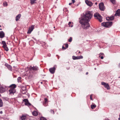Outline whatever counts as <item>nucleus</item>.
Here are the masks:
<instances>
[{
	"mask_svg": "<svg viewBox=\"0 0 120 120\" xmlns=\"http://www.w3.org/2000/svg\"><path fill=\"white\" fill-rule=\"evenodd\" d=\"M93 14L90 11H86L85 14L81 18L79 22L81 24L82 27L84 29H87L90 26L89 23L92 17Z\"/></svg>",
	"mask_w": 120,
	"mask_h": 120,
	"instance_id": "nucleus-1",
	"label": "nucleus"
},
{
	"mask_svg": "<svg viewBox=\"0 0 120 120\" xmlns=\"http://www.w3.org/2000/svg\"><path fill=\"white\" fill-rule=\"evenodd\" d=\"M112 22H108L102 23L101 25L102 26L105 27H109L112 25Z\"/></svg>",
	"mask_w": 120,
	"mask_h": 120,
	"instance_id": "nucleus-2",
	"label": "nucleus"
},
{
	"mask_svg": "<svg viewBox=\"0 0 120 120\" xmlns=\"http://www.w3.org/2000/svg\"><path fill=\"white\" fill-rule=\"evenodd\" d=\"M94 16L95 18L98 19L100 22H101L102 21V18L99 14L96 13L94 14Z\"/></svg>",
	"mask_w": 120,
	"mask_h": 120,
	"instance_id": "nucleus-3",
	"label": "nucleus"
},
{
	"mask_svg": "<svg viewBox=\"0 0 120 120\" xmlns=\"http://www.w3.org/2000/svg\"><path fill=\"white\" fill-rule=\"evenodd\" d=\"M99 8L102 11H104L105 8L103 3H101L99 4Z\"/></svg>",
	"mask_w": 120,
	"mask_h": 120,
	"instance_id": "nucleus-4",
	"label": "nucleus"
},
{
	"mask_svg": "<svg viewBox=\"0 0 120 120\" xmlns=\"http://www.w3.org/2000/svg\"><path fill=\"white\" fill-rule=\"evenodd\" d=\"M56 66L55 65L53 68H50L49 69V71L50 72L51 74H54L55 72V70L56 69Z\"/></svg>",
	"mask_w": 120,
	"mask_h": 120,
	"instance_id": "nucleus-5",
	"label": "nucleus"
},
{
	"mask_svg": "<svg viewBox=\"0 0 120 120\" xmlns=\"http://www.w3.org/2000/svg\"><path fill=\"white\" fill-rule=\"evenodd\" d=\"M101 84L102 85H104L105 87L106 88L107 90H109L110 89V87L108 83H106L105 82H103L101 83Z\"/></svg>",
	"mask_w": 120,
	"mask_h": 120,
	"instance_id": "nucleus-6",
	"label": "nucleus"
},
{
	"mask_svg": "<svg viewBox=\"0 0 120 120\" xmlns=\"http://www.w3.org/2000/svg\"><path fill=\"white\" fill-rule=\"evenodd\" d=\"M23 101L25 102V105L28 106H30L31 104L28 101V100L27 99H25L23 100Z\"/></svg>",
	"mask_w": 120,
	"mask_h": 120,
	"instance_id": "nucleus-7",
	"label": "nucleus"
},
{
	"mask_svg": "<svg viewBox=\"0 0 120 120\" xmlns=\"http://www.w3.org/2000/svg\"><path fill=\"white\" fill-rule=\"evenodd\" d=\"M34 28V25H32L29 27L28 30L27 32L28 34H30L31 33V32L33 30Z\"/></svg>",
	"mask_w": 120,
	"mask_h": 120,
	"instance_id": "nucleus-8",
	"label": "nucleus"
},
{
	"mask_svg": "<svg viewBox=\"0 0 120 120\" xmlns=\"http://www.w3.org/2000/svg\"><path fill=\"white\" fill-rule=\"evenodd\" d=\"M29 69L31 71H36L38 70V68L37 67L34 66L32 67L31 66H30L29 68Z\"/></svg>",
	"mask_w": 120,
	"mask_h": 120,
	"instance_id": "nucleus-9",
	"label": "nucleus"
},
{
	"mask_svg": "<svg viewBox=\"0 0 120 120\" xmlns=\"http://www.w3.org/2000/svg\"><path fill=\"white\" fill-rule=\"evenodd\" d=\"M83 57L82 56H72V58L74 60L77 59H82Z\"/></svg>",
	"mask_w": 120,
	"mask_h": 120,
	"instance_id": "nucleus-10",
	"label": "nucleus"
},
{
	"mask_svg": "<svg viewBox=\"0 0 120 120\" xmlns=\"http://www.w3.org/2000/svg\"><path fill=\"white\" fill-rule=\"evenodd\" d=\"M6 90V88L5 87L1 86L0 87V92L2 93L4 92Z\"/></svg>",
	"mask_w": 120,
	"mask_h": 120,
	"instance_id": "nucleus-11",
	"label": "nucleus"
},
{
	"mask_svg": "<svg viewBox=\"0 0 120 120\" xmlns=\"http://www.w3.org/2000/svg\"><path fill=\"white\" fill-rule=\"evenodd\" d=\"M16 87V86L15 84H12L9 86V88H10V89L12 90H15V88Z\"/></svg>",
	"mask_w": 120,
	"mask_h": 120,
	"instance_id": "nucleus-12",
	"label": "nucleus"
},
{
	"mask_svg": "<svg viewBox=\"0 0 120 120\" xmlns=\"http://www.w3.org/2000/svg\"><path fill=\"white\" fill-rule=\"evenodd\" d=\"M120 9L117 10L116 12V13L114 15L115 16H120Z\"/></svg>",
	"mask_w": 120,
	"mask_h": 120,
	"instance_id": "nucleus-13",
	"label": "nucleus"
},
{
	"mask_svg": "<svg viewBox=\"0 0 120 120\" xmlns=\"http://www.w3.org/2000/svg\"><path fill=\"white\" fill-rule=\"evenodd\" d=\"M106 19L108 21H112L114 19V16H112L110 17H107L106 18Z\"/></svg>",
	"mask_w": 120,
	"mask_h": 120,
	"instance_id": "nucleus-14",
	"label": "nucleus"
},
{
	"mask_svg": "<svg viewBox=\"0 0 120 120\" xmlns=\"http://www.w3.org/2000/svg\"><path fill=\"white\" fill-rule=\"evenodd\" d=\"M5 65L9 70L10 71L12 70V67L10 65H9L7 63H6L5 64Z\"/></svg>",
	"mask_w": 120,
	"mask_h": 120,
	"instance_id": "nucleus-15",
	"label": "nucleus"
},
{
	"mask_svg": "<svg viewBox=\"0 0 120 120\" xmlns=\"http://www.w3.org/2000/svg\"><path fill=\"white\" fill-rule=\"evenodd\" d=\"M9 91L10 94L11 95H13L14 94V93L15 92L16 90H15L10 89L9 90Z\"/></svg>",
	"mask_w": 120,
	"mask_h": 120,
	"instance_id": "nucleus-16",
	"label": "nucleus"
},
{
	"mask_svg": "<svg viewBox=\"0 0 120 120\" xmlns=\"http://www.w3.org/2000/svg\"><path fill=\"white\" fill-rule=\"evenodd\" d=\"M85 2L86 4L89 6H91L93 5V4L91 2L89 1L88 0H86Z\"/></svg>",
	"mask_w": 120,
	"mask_h": 120,
	"instance_id": "nucleus-17",
	"label": "nucleus"
},
{
	"mask_svg": "<svg viewBox=\"0 0 120 120\" xmlns=\"http://www.w3.org/2000/svg\"><path fill=\"white\" fill-rule=\"evenodd\" d=\"M5 36L4 34L3 31H0V38H2L4 37Z\"/></svg>",
	"mask_w": 120,
	"mask_h": 120,
	"instance_id": "nucleus-18",
	"label": "nucleus"
},
{
	"mask_svg": "<svg viewBox=\"0 0 120 120\" xmlns=\"http://www.w3.org/2000/svg\"><path fill=\"white\" fill-rule=\"evenodd\" d=\"M23 88L24 89V90H23L22 89H21V91L22 94H24L27 91L26 90L25 88Z\"/></svg>",
	"mask_w": 120,
	"mask_h": 120,
	"instance_id": "nucleus-19",
	"label": "nucleus"
},
{
	"mask_svg": "<svg viewBox=\"0 0 120 120\" xmlns=\"http://www.w3.org/2000/svg\"><path fill=\"white\" fill-rule=\"evenodd\" d=\"M21 16V15L20 14H19L16 16L15 18V20L16 21H17L19 19Z\"/></svg>",
	"mask_w": 120,
	"mask_h": 120,
	"instance_id": "nucleus-20",
	"label": "nucleus"
},
{
	"mask_svg": "<svg viewBox=\"0 0 120 120\" xmlns=\"http://www.w3.org/2000/svg\"><path fill=\"white\" fill-rule=\"evenodd\" d=\"M2 44L3 45V47L5 46H7V45L6 44V42L4 41H2Z\"/></svg>",
	"mask_w": 120,
	"mask_h": 120,
	"instance_id": "nucleus-21",
	"label": "nucleus"
},
{
	"mask_svg": "<svg viewBox=\"0 0 120 120\" xmlns=\"http://www.w3.org/2000/svg\"><path fill=\"white\" fill-rule=\"evenodd\" d=\"M96 106V105L94 104V105H92L91 106V107L92 109H94Z\"/></svg>",
	"mask_w": 120,
	"mask_h": 120,
	"instance_id": "nucleus-22",
	"label": "nucleus"
},
{
	"mask_svg": "<svg viewBox=\"0 0 120 120\" xmlns=\"http://www.w3.org/2000/svg\"><path fill=\"white\" fill-rule=\"evenodd\" d=\"M3 105V103L2 101V99L0 98V107H2Z\"/></svg>",
	"mask_w": 120,
	"mask_h": 120,
	"instance_id": "nucleus-23",
	"label": "nucleus"
},
{
	"mask_svg": "<svg viewBox=\"0 0 120 120\" xmlns=\"http://www.w3.org/2000/svg\"><path fill=\"white\" fill-rule=\"evenodd\" d=\"M37 0H30L31 1L30 3L32 4H33L35 3H36L35 1Z\"/></svg>",
	"mask_w": 120,
	"mask_h": 120,
	"instance_id": "nucleus-24",
	"label": "nucleus"
},
{
	"mask_svg": "<svg viewBox=\"0 0 120 120\" xmlns=\"http://www.w3.org/2000/svg\"><path fill=\"white\" fill-rule=\"evenodd\" d=\"M32 114L34 116H36L38 115V113L36 111H34L32 112Z\"/></svg>",
	"mask_w": 120,
	"mask_h": 120,
	"instance_id": "nucleus-25",
	"label": "nucleus"
},
{
	"mask_svg": "<svg viewBox=\"0 0 120 120\" xmlns=\"http://www.w3.org/2000/svg\"><path fill=\"white\" fill-rule=\"evenodd\" d=\"M26 117L25 116H23L21 118V119L22 120H24L26 119Z\"/></svg>",
	"mask_w": 120,
	"mask_h": 120,
	"instance_id": "nucleus-26",
	"label": "nucleus"
},
{
	"mask_svg": "<svg viewBox=\"0 0 120 120\" xmlns=\"http://www.w3.org/2000/svg\"><path fill=\"white\" fill-rule=\"evenodd\" d=\"M3 5L5 7L7 6L8 5L7 2L5 1L3 3Z\"/></svg>",
	"mask_w": 120,
	"mask_h": 120,
	"instance_id": "nucleus-27",
	"label": "nucleus"
},
{
	"mask_svg": "<svg viewBox=\"0 0 120 120\" xmlns=\"http://www.w3.org/2000/svg\"><path fill=\"white\" fill-rule=\"evenodd\" d=\"M3 48H4L5 50L6 51H8V50L9 49L7 47V46H5L3 47Z\"/></svg>",
	"mask_w": 120,
	"mask_h": 120,
	"instance_id": "nucleus-28",
	"label": "nucleus"
},
{
	"mask_svg": "<svg viewBox=\"0 0 120 120\" xmlns=\"http://www.w3.org/2000/svg\"><path fill=\"white\" fill-rule=\"evenodd\" d=\"M71 22H70L68 23V25L69 26V27H72L73 26V25L72 24H71Z\"/></svg>",
	"mask_w": 120,
	"mask_h": 120,
	"instance_id": "nucleus-29",
	"label": "nucleus"
},
{
	"mask_svg": "<svg viewBox=\"0 0 120 120\" xmlns=\"http://www.w3.org/2000/svg\"><path fill=\"white\" fill-rule=\"evenodd\" d=\"M113 4L116 3L115 0H109Z\"/></svg>",
	"mask_w": 120,
	"mask_h": 120,
	"instance_id": "nucleus-30",
	"label": "nucleus"
},
{
	"mask_svg": "<svg viewBox=\"0 0 120 120\" xmlns=\"http://www.w3.org/2000/svg\"><path fill=\"white\" fill-rule=\"evenodd\" d=\"M50 112L51 114H54V111L52 110H50Z\"/></svg>",
	"mask_w": 120,
	"mask_h": 120,
	"instance_id": "nucleus-31",
	"label": "nucleus"
},
{
	"mask_svg": "<svg viewBox=\"0 0 120 120\" xmlns=\"http://www.w3.org/2000/svg\"><path fill=\"white\" fill-rule=\"evenodd\" d=\"M72 41V38L71 37L68 40V42H71Z\"/></svg>",
	"mask_w": 120,
	"mask_h": 120,
	"instance_id": "nucleus-32",
	"label": "nucleus"
},
{
	"mask_svg": "<svg viewBox=\"0 0 120 120\" xmlns=\"http://www.w3.org/2000/svg\"><path fill=\"white\" fill-rule=\"evenodd\" d=\"M40 120H47L45 118L43 117H41L40 119Z\"/></svg>",
	"mask_w": 120,
	"mask_h": 120,
	"instance_id": "nucleus-33",
	"label": "nucleus"
},
{
	"mask_svg": "<svg viewBox=\"0 0 120 120\" xmlns=\"http://www.w3.org/2000/svg\"><path fill=\"white\" fill-rule=\"evenodd\" d=\"M21 78L20 77H19L17 79L18 81H19V80H21Z\"/></svg>",
	"mask_w": 120,
	"mask_h": 120,
	"instance_id": "nucleus-34",
	"label": "nucleus"
},
{
	"mask_svg": "<svg viewBox=\"0 0 120 120\" xmlns=\"http://www.w3.org/2000/svg\"><path fill=\"white\" fill-rule=\"evenodd\" d=\"M65 48L66 49L68 47V45L67 44H65Z\"/></svg>",
	"mask_w": 120,
	"mask_h": 120,
	"instance_id": "nucleus-35",
	"label": "nucleus"
},
{
	"mask_svg": "<svg viewBox=\"0 0 120 120\" xmlns=\"http://www.w3.org/2000/svg\"><path fill=\"white\" fill-rule=\"evenodd\" d=\"M45 102V103H46L47 101V98H45L44 99Z\"/></svg>",
	"mask_w": 120,
	"mask_h": 120,
	"instance_id": "nucleus-36",
	"label": "nucleus"
},
{
	"mask_svg": "<svg viewBox=\"0 0 120 120\" xmlns=\"http://www.w3.org/2000/svg\"><path fill=\"white\" fill-rule=\"evenodd\" d=\"M104 55V54L103 53H100L99 54V57H100V56H101V55Z\"/></svg>",
	"mask_w": 120,
	"mask_h": 120,
	"instance_id": "nucleus-37",
	"label": "nucleus"
},
{
	"mask_svg": "<svg viewBox=\"0 0 120 120\" xmlns=\"http://www.w3.org/2000/svg\"><path fill=\"white\" fill-rule=\"evenodd\" d=\"M92 95H91L90 96V99L91 100H93L92 99Z\"/></svg>",
	"mask_w": 120,
	"mask_h": 120,
	"instance_id": "nucleus-38",
	"label": "nucleus"
},
{
	"mask_svg": "<svg viewBox=\"0 0 120 120\" xmlns=\"http://www.w3.org/2000/svg\"><path fill=\"white\" fill-rule=\"evenodd\" d=\"M62 49H66V48L65 47H64L63 46L62 47Z\"/></svg>",
	"mask_w": 120,
	"mask_h": 120,
	"instance_id": "nucleus-39",
	"label": "nucleus"
},
{
	"mask_svg": "<svg viewBox=\"0 0 120 120\" xmlns=\"http://www.w3.org/2000/svg\"><path fill=\"white\" fill-rule=\"evenodd\" d=\"M71 0L72 1V3H74L75 1V0Z\"/></svg>",
	"mask_w": 120,
	"mask_h": 120,
	"instance_id": "nucleus-40",
	"label": "nucleus"
},
{
	"mask_svg": "<svg viewBox=\"0 0 120 120\" xmlns=\"http://www.w3.org/2000/svg\"><path fill=\"white\" fill-rule=\"evenodd\" d=\"M32 76V75H29V77L30 78H31Z\"/></svg>",
	"mask_w": 120,
	"mask_h": 120,
	"instance_id": "nucleus-41",
	"label": "nucleus"
},
{
	"mask_svg": "<svg viewBox=\"0 0 120 120\" xmlns=\"http://www.w3.org/2000/svg\"><path fill=\"white\" fill-rule=\"evenodd\" d=\"M100 57L101 58V59H103L104 58L103 56H101H101H100Z\"/></svg>",
	"mask_w": 120,
	"mask_h": 120,
	"instance_id": "nucleus-42",
	"label": "nucleus"
},
{
	"mask_svg": "<svg viewBox=\"0 0 120 120\" xmlns=\"http://www.w3.org/2000/svg\"><path fill=\"white\" fill-rule=\"evenodd\" d=\"M88 72H86V75H87L88 74Z\"/></svg>",
	"mask_w": 120,
	"mask_h": 120,
	"instance_id": "nucleus-43",
	"label": "nucleus"
},
{
	"mask_svg": "<svg viewBox=\"0 0 120 120\" xmlns=\"http://www.w3.org/2000/svg\"><path fill=\"white\" fill-rule=\"evenodd\" d=\"M72 4L71 3H70L69 4V5H70L71 4Z\"/></svg>",
	"mask_w": 120,
	"mask_h": 120,
	"instance_id": "nucleus-44",
	"label": "nucleus"
},
{
	"mask_svg": "<svg viewBox=\"0 0 120 120\" xmlns=\"http://www.w3.org/2000/svg\"><path fill=\"white\" fill-rule=\"evenodd\" d=\"M0 113H1V114H2V111H1L0 112Z\"/></svg>",
	"mask_w": 120,
	"mask_h": 120,
	"instance_id": "nucleus-45",
	"label": "nucleus"
},
{
	"mask_svg": "<svg viewBox=\"0 0 120 120\" xmlns=\"http://www.w3.org/2000/svg\"><path fill=\"white\" fill-rule=\"evenodd\" d=\"M98 4V3H97V2H96V3H95V4Z\"/></svg>",
	"mask_w": 120,
	"mask_h": 120,
	"instance_id": "nucleus-46",
	"label": "nucleus"
},
{
	"mask_svg": "<svg viewBox=\"0 0 120 120\" xmlns=\"http://www.w3.org/2000/svg\"><path fill=\"white\" fill-rule=\"evenodd\" d=\"M119 120H120V118H118Z\"/></svg>",
	"mask_w": 120,
	"mask_h": 120,
	"instance_id": "nucleus-47",
	"label": "nucleus"
},
{
	"mask_svg": "<svg viewBox=\"0 0 120 120\" xmlns=\"http://www.w3.org/2000/svg\"><path fill=\"white\" fill-rule=\"evenodd\" d=\"M23 88H24V87H23L22 89L23 90H24V89Z\"/></svg>",
	"mask_w": 120,
	"mask_h": 120,
	"instance_id": "nucleus-48",
	"label": "nucleus"
},
{
	"mask_svg": "<svg viewBox=\"0 0 120 120\" xmlns=\"http://www.w3.org/2000/svg\"><path fill=\"white\" fill-rule=\"evenodd\" d=\"M104 120H106V119H105Z\"/></svg>",
	"mask_w": 120,
	"mask_h": 120,
	"instance_id": "nucleus-49",
	"label": "nucleus"
},
{
	"mask_svg": "<svg viewBox=\"0 0 120 120\" xmlns=\"http://www.w3.org/2000/svg\"><path fill=\"white\" fill-rule=\"evenodd\" d=\"M2 30V29H0V30Z\"/></svg>",
	"mask_w": 120,
	"mask_h": 120,
	"instance_id": "nucleus-50",
	"label": "nucleus"
},
{
	"mask_svg": "<svg viewBox=\"0 0 120 120\" xmlns=\"http://www.w3.org/2000/svg\"><path fill=\"white\" fill-rule=\"evenodd\" d=\"M80 53V51H79V53Z\"/></svg>",
	"mask_w": 120,
	"mask_h": 120,
	"instance_id": "nucleus-51",
	"label": "nucleus"
},
{
	"mask_svg": "<svg viewBox=\"0 0 120 120\" xmlns=\"http://www.w3.org/2000/svg\"><path fill=\"white\" fill-rule=\"evenodd\" d=\"M1 27V26H0V27Z\"/></svg>",
	"mask_w": 120,
	"mask_h": 120,
	"instance_id": "nucleus-52",
	"label": "nucleus"
}]
</instances>
